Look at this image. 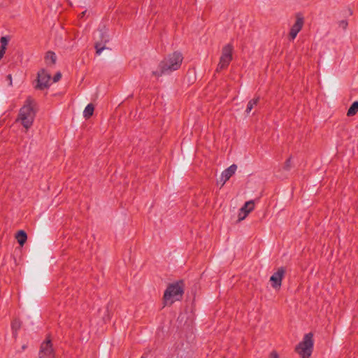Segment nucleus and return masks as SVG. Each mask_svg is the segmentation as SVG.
I'll use <instances>...</instances> for the list:
<instances>
[{
	"label": "nucleus",
	"instance_id": "nucleus-1",
	"mask_svg": "<svg viewBox=\"0 0 358 358\" xmlns=\"http://www.w3.org/2000/svg\"><path fill=\"white\" fill-rule=\"evenodd\" d=\"M182 59L183 57L180 52H174L169 55L160 62L157 70L152 71V75L155 77H160L178 70L181 66Z\"/></svg>",
	"mask_w": 358,
	"mask_h": 358
},
{
	"label": "nucleus",
	"instance_id": "nucleus-2",
	"mask_svg": "<svg viewBox=\"0 0 358 358\" xmlns=\"http://www.w3.org/2000/svg\"><path fill=\"white\" fill-rule=\"evenodd\" d=\"M34 99L29 96L19 111L17 120L21 122L26 129L30 128L33 124L36 115V111L34 108Z\"/></svg>",
	"mask_w": 358,
	"mask_h": 358
},
{
	"label": "nucleus",
	"instance_id": "nucleus-3",
	"mask_svg": "<svg viewBox=\"0 0 358 358\" xmlns=\"http://www.w3.org/2000/svg\"><path fill=\"white\" fill-rule=\"evenodd\" d=\"M184 293L183 282L182 280L169 284L164 294V301L166 304H172L174 301L180 300Z\"/></svg>",
	"mask_w": 358,
	"mask_h": 358
},
{
	"label": "nucleus",
	"instance_id": "nucleus-4",
	"mask_svg": "<svg viewBox=\"0 0 358 358\" xmlns=\"http://www.w3.org/2000/svg\"><path fill=\"white\" fill-rule=\"evenodd\" d=\"M313 334L308 333L305 335L303 339L296 347V351L301 358H309L313 348Z\"/></svg>",
	"mask_w": 358,
	"mask_h": 358
},
{
	"label": "nucleus",
	"instance_id": "nucleus-5",
	"mask_svg": "<svg viewBox=\"0 0 358 358\" xmlns=\"http://www.w3.org/2000/svg\"><path fill=\"white\" fill-rule=\"evenodd\" d=\"M233 49L234 48L231 43H228L223 47L220 62L216 69L217 71H222L229 66V63L232 60Z\"/></svg>",
	"mask_w": 358,
	"mask_h": 358
},
{
	"label": "nucleus",
	"instance_id": "nucleus-6",
	"mask_svg": "<svg viewBox=\"0 0 358 358\" xmlns=\"http://www.w3.org/2000/svg\"><path fill=\"white\" fill-rule=\"evenodd\" d=\"M39 358H55V350L52 347V341L49 338L44 341L40 348L38 352Z\"/></svg>",
	"mask_w": 358,
	"mask_h": 358
},
{
	"label": "nucleus",
	"instance_id": "nucleus-7",
	"mask_svg": "<svg viewBox=\"0 0 358 358\" xmlns=\"http://www.w3.org/2000/svg\"><path fill=\"white\" fill-rule=\"evenodd\" d=\"M99 31L100 40L95 43L94 48L96 49V53L99 55L101 52L106 48V44L109 41L110 37L105 27L99 29Z\"/></svg>",
	"mask_w": 358,
	"mask_h": 358
},
{
	"label": "nucleus",
	"instance_id": "nucleus-8",
	"mask_svg": "<svg viewBox=\"0 0 358 358\" xmlns=\"http://www.w3.org/2000/svg\"><path fill=\"white\" fill-rule=\"evenodd\" d=\"M50 75L44 69L41 70L38 73L37 84L35 87L36 89L43 90L50 87Z\"/></svg>",
	"mask_w": 358,
	"mask_h": 358
},
{
	"label": "nucleus",
	"instance_id": "nucleus-9",
	"mask_svg": "<svg viewBox=\"0 0 358 358\" xmlns=\"http://www.w3.org/2000/svg\"><path fill=\"white\" fill-rule=\"evenodd\" d=\"M285 268L282 266L279 267L270 278V282L273 289H280L282 285V280L285 274Z\"/></svg>",
	"mask_w": 358,
	"mask_h": 358
},
{
	"label": "nucleus",
	"instance_id": "nucleus-10",
	"mask_svg": "<svg viewBox=\"0 0 358 358\" xmlns=\"http://www.w3.org/2000/svg\"><path fill=\"white\" fill-rule=\"evenodd\" d=\"M303 25V17L300 16L299 15H297L296 22L292 25L290 29L289 32V38L290 40H294L298 33L301 30Z\"/></svg>",
	"mask_w": 358,
	"mask_h": 358
},
{
	"label": "nucleus",
	"instance_id": "nucleus-11",
	"mask_svg": "<svg viewBox=\"0 0 358 358\" xmlns=\"http://www.w3.org/2000/svg\"><path fill=\"white\" fill-rule=\"evenodd\" d=\"M255 208L254 201L250 200L249 201L245 202L244 206L240 209V213L238 214V220H243L245 218V217L250 213Z\"/></svg>",
	"mask_w": 358,
	"mask_h": 358
},
{
	"label": "nucleus",
	"instance_id": "nucleus-12",
	"mask_svg": "<svg viewBox=\"0 0 358 358\" xmlns=\"http://www.w3.org/2000/svg\"><path fill=\"white\" fill-rule=\"evenodd\" d=\"M237 166L232 164L227 169H225L221 176V180L222 181V185H223L236 172Z\"/></svg>",
	"mask_w": 358,
	"mask_h": 358
},
{
	"label": "nucleus",
	"instance_id": "nucleus-13",
	"mask_svg": "<svg viewBox=\"0 0 358 358\" xmlns=\"http://www.w3.org/2000/svg\"><path fill=\"white\" fill-rule=\"evenodd\" d=\"M15 238L17 240L18 243L22 246L27 239V235L24 231L20 230L16 234Z\"/></svg>",
	"mask_w": 358,
	"mask_h": 358
},
{
	"label": "nucleus",
	"instance_id": "nucleus-14",
	"mask_svg": "<svg viewBox=\"0 0 358 358\" xmlns=\"http://www.w3.org/2000/svg\"><path fill=\"white\" fill-rule=\"evenodd\" d=\"M94 106L92 103H89L83 111V116L85 119L90 118L94 113Z\"/></svg>",
	"mask_w": 358,
	"mask_h": 358
},
{
	"label": "nucleus",
	"instance_id": "nucleus-15",
	"mask_svg": "<svg viewBox=\"0 0 358 358\" xmlns=\"http://www.w3.org/2000/svg\"><path fill=\"white\" fill-rule=\"evenodd\" d=\"M45 59L47 64H55L56 62L57 57L55 52L48 51L46 53Z\"/></svg>",
	"mask_w": 358,
	"mask_h": 358
},
{
	"label": "nucleus",
	"instance_id": "nucleus-16",
	"mask_svg": "<svg viewBox=\"0 0 358 358\" xmlns=\"http://www.w3.org/2000/svg\"><path fill=\"white\" fill-rule=\"evenodd\" d=\"M357 112H358V101H356L353 102L352 103V105L350 106V107L349 108V109L347 112V115L348 117H352V116H354L355 115H356Z\"/></svg>",
	"mask_w": 358,
	"mask_h": 358
},
{
	"label": "nucleus",
	"instance_id": "nucleus-17",
	"mask_svg": "<svg viewBox=\"0 0 358 358\" xmlns=\"http://www.w3.org/2000/svg\"><path fill=\"white\" fill-rule=\"evenodd\" d=\"M259 97L251 99L248 103L245 113L248 114L250 113L251 112V110H252V108H254V106L257 104V103L259 102Z\"/></svg>",
	"mask_w": 358,
	"mask_h": 358
},
{
	"label": "nucleus",
	"instance_id": "nucleus-18",
	"mask_svg": "<svg viewBox=\"0 0 358 358\" xmlns=\"http://www.w3.org/2000/svg\"><path fill=\"white\" fill-rule=\"evenodd\" d=\"M9 38L7 36H2L0 39L1 48H6L8 43Z\"/></svg>",
	"mask_w": 358,
	"mask_h": 358
},
{
	"label": "nucleus",
	"instance_id": "nucleus-19",
	"mask_svg": "<svg viewBox=\"0 0 358 358\" xmlns=\"http://www.w3.org/2000/svg\"><path fill=\"white\" fill-rule=\"evenodd\" d=\"M20 328V322L17 320H15L12 323V329L14 334H16V331Z\"/></svg>",
	"mask_w": 358,
	"mask_h": 358
},
{
	"label": "nucleus",
	"instance_id": "nucleus-20",
	"mask_svg": "<svg viewBox=\"0 0 358 358\" xmlns=\"http://www.w3.org/2000/svg\"><path fill=\"white\" fill-rule=\"evenodd\" d=\"M348 25V22L345 20H341L339 22V27H341L343 29H346Z\"/></svg>",
	"mask_w": 358,
	"mask_h": 358
},
{
	"label": "nucleus",
	"instance_id": "nucleus-21",
	"mask_svg": "<svg viewBox=\"0 0 358 358\" xmlns=\"http://www.w3.org/2000/svg\"><path fill=\"white\" fill-rule=\"evenodd\" d=\"M291 168V158H288L285 163V166H284V169L287 171H289Z\"/></svg>",
	"mask_w": 358,
	"mask_h": 358
},
{
	"label": "nucleus",
	"instance_id": "nucleus-22",
	"mask_svg": "<svg viewBox=\"0 0 358 358\" xmlns=\"http://www.w3.org/2000/svg\"><path fill=\"white\" fill-rule=\"evenodd\" d=\"M62 78V73L60 72H57L53 77V82L56 83L59 81Z\"/></svg>",
	"mask_w": 358,
	"mask_h": 358
},
{
	"label": "nucleus",
	"instance_id": "nucleus-23",
	"mask_svg": "<svg viewBox=\"0 0 358 358\" xmlns=\"http://www.w3.org/2000/svg\"><path fill=\"white\" fill-rule=\"evenodd\" d=\"M270 358H278V354L276 351H272L270 355Z\"/></svg>",
	"mask_w": 358,
	"mask_h": 358
},
{
	"label": "nucleus",
	"instance_id": "nucleus-24",
	"mask_svg": "<svg viewBox=\"0 0 358 358\" xmlns=\"http://www.w3.org/2000/svg\"><path fill=\"white\" fill-rule=\"evenodd\" d=\"M6 50V48H0V60L3 58V57L5 54Z\"/></svg>",
	"mask_w": 358,
	"mask_h": 358
},
{
	"label": "nucleus",
	"instance_id": "nucleus-25",
	"mask_svg": "<svg viewBox=\"0 0 358 358\" xmlns=\"http://www.w3.org/2000/svg\"><path fill=\"white\" fill-rule=\"evenodd\" d=\"M7 80H8L9 83V86H12L13 85V83H12V76L11 74H8L7 76Z\"/></svg>",
	"mask_w": 358,
	"mask_h": 358
},
{
	"label": "nucleus",
	"instance_id": "nucleus-26",
	"mask_svg": "<svg viewBox=\"0 0 358 358\" xmlns=\"http://www.w3.org/2000/svg\"><path fill=\"white\" fill-rule=\"evenodd\" d=\"M86 13H87V10H85V11L82 12V13L80 14V18L84 17H85V14H86Z\"/></svg>",
	"mask_w": 358,
	"mask_h": 358
},
{
	"label": "nucleus",
	"instance_id": "nucleus-27",
	"mask_svg": "<svg viewBox=\"0 0 358 358\" xmlns=\"http://www.w3.org/2000/svg\"><path fill=\"white\" fill-rule=\"evenodd\" d=\"M141 358H144V357H141Z\"/></svg>",
	"mask_w": 358,
	"mask_h": 358
}]
</instances>
